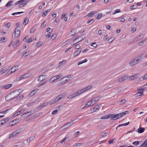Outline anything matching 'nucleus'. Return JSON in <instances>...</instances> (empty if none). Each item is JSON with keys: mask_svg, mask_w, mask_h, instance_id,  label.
Masks as SVG:
<instances>
[{"mask_svg": "<svg viewBox=\"0 0 147 147\" xmlns=\"http://www.w3.org/2000/svg\"><path fill=\"white\" fill-rule=\"evenodd\" d=\"M135 95L136 96H140L142 95L143 94V92H142L141 91H139Z\"/></svg>", "mask_w": 147, "mask_h": 147, "instance_id": "obj_30", "label": "nucleus"}, {"mask_svg": "<svg viewBox=\"0 0 147 147\" xmlns=\"http://www.w3.org/2000/svg\"><path fill=\"white\" fill-rule=\"evenodd\" d=\"M38 90L37 89H35L32 90L28 95L30 97L32 96L36 93H37Z\"/></svg>", "mask_w": 147, "mask_h": 147, "instance_id": "obj_13", "label": "nucleus"}, {"mask_svg": "<svg viewBox=\"0 0 147 147\" xmlns=\"http://www.w3.org/2000/svg\"><path fill=\"white\" fill-rule=\"evenodd\" d=\"M56 80V79H55L54 77L53 76L49 80V82L50 83H52L54 82Z\"/></svg>", "mask_w": 147, "mask_h": 147, "instance_id": "obj_37", "label": "nucleus"}, {"mask_svg": "<svg viewBox=\"0 0 147 147\" xmlns=\"http://www.w3.org/2000/svg\"><path fill=\"white\" fill-rule=\"evenodd\" d=\"M137 7V6L134 5H131L130 7L131 9H136Z\"/></svg>", "mask_w": 147, "mask_h": 147, "instance_id": "obj_59", "label": "nucleus"}, {"mask_svg": "<svg viewBox=\"0 0 147 147\" xmlns=\"http://www.w3.org/2000/svg\"><path fill=\"white\" fill-rule=\"evenodd\" d=\"M20 42V40H18L17 41H16L13 44V47L14 48H16L18 46V44Z\"/></svg>", "mask_w": 147, "mask_h": 147, "instance_id": "obj_22", "label": "nucleus"}, {"mask_svg": "<svg viewBox=\"0 0 147 147\" xmlns=\"http://www.w3.org/2000/svg\"><path fill=\"white\" fill-rule=\"evenodd\" d=\"M13 3V1H10L8 2L7 4L6 5V7H9L11 5V3Z\"/></svg>", "mask_w": 147, "mask_h": 147, "instance_id": "obj_41", "label": "nucleus"}, {"mask_svg": "<svg viewBox=\"0 0 147 147\" xmlns=\"http://www.w3.org/2000/svg\"><path fill=\"white\" fill-rule=\"evenodd\" d=\"M35 29L34 28H32L30 31V32L31 33H33L35 31Z\"/></svg>", "mask_w": 147, "mask_h": 147, "instance_id": "obj_64", "label": "nucleus"}, {"mask_svg": "<svg viewBox=\"0 0 147 147\" xmlns=\"http://www.w3.org/2000/svg\"><path fill=\"white\" fill-rule=\"evenodd\" d=\"M102 14L101 13H100L99 14H98V15L97 16V18H96V19H99L100 18H101L102 17Z\"/></svg>", "mask_w": 147, "mask_h": 147, "instance_id": "obj_54", "label": "nucleus"}, {"mask_svg": "<svg viewBox=\"0 0 147 147\" xmlns=\"http://www.w3.org/2000/svg\"><path fill=\"white\" fill-rule=\"evenodd\" d=\"M42 42L41 41H39L38 42L36 45V48L38 47H39L40 46H41L42 45Z\"/></svg>", "mask_w": 147, "mask_h": 147, "instance_id": "obj_44", "label": "nucleus"}, {"mask_svg": "<svg viewBox=\"0 0 147 147\" xmlns=\"http://www.w3.org/2000/svg\"><path fill=\"white\" fill-rule=\"evenodd\" d=\"M20 28H16L14 31L15 37H18L20 36Z\"/></svg>", "mask_w": 147, "mask_h": 147, "instance_id": "obj_6", "label": "nucleus"}, {"mask_svg": "<svg viewBox=\"0 0 147 147\" xmlns=\"http://www.w3.org/2000/svg\"><path fill=\"white\" fill-rule=\"evenodd\" d=\"M74 123L73 121H71L64 125L62 127L63 128V129L67 128L72 125Z\"/></svg>", "mask_w": 147, "mask_h": 147, "instance_id": "obj_9", "label": "nucleus"}, {"mask_svg": "<svg viewBox=\"0 0 147 147\" xmlns=\"http://www.w3.org/2000/svg\"><path fill=\"white\" fill-rule=\"evenodd\" d=\"M92 87L90 86H89L87 87L82 89L81 90L78 91L77 92L74 93L72 94L69 95L68 97V98L70 99H72L73 98H75L76 96H78L80 94L83 93L84 92L90 89Z\"/></svg>", "mask_w": 147, "mask_h": 147, "instance_id": "obj_1", "label": "nucleus"}, {"mask_svg": "<svg viewBox=\"0 0 147 147\" xmlns=\"http://www.w3.org/2000/svg\"><path fill=\"white\" fill-rule=\"evenodd\" d=\"M65 78L66 77H63L60 80V81L62 82L63 84L65 83L66 82L69 81V79L67 80L65 79Z\"/></svg>", "mask_w": 147, "mask_h": 147, "instance_id": "obj_25", "label": "nucleus"}, {"mask_svg": "<svg viewBox=\"0 0 147 147\" xmlns=\"http://www.w3.org/2000/svg\"><path fill=\"white\" fill-rule=\"evenodd\" d=\"M76 32V30L73 29L71 30L70 32L68 34V35L70 36H73L75 34Z\"/></svg>", "mask_w": 147, "mask_h": 147, "instance_id": "obj_15", "label": "nucleus"}, {"mask_svg": "<svg viewBox=\"0 0 147 147\" xmlns=\"http://www.w3.org/2000/svg\"><path fill=\"white\" fill-rule=\"evenodd\" d=\"M21 131V129H19L13 132L8 137L9 139H11V138L15 136H16L18 135L19 133H20Z\"/></svg>", "mask_w": 147, "mask_h": 147, "instance_id": "obj_5", "label": "nucleus"}, {"mask_svg": "<svg viewBox=\"0 0 147 147\" xmlns=\"http://www.w3.org/2000/svg\"><path fill=\"white\" fill-rule=\"evenodd\" d=\"M140 141H135L132 144L135 146H137L139 144V143H140Z\"/></svg>", "mask_w": 147, "mask_h": 147, "instance_id": "obj_45", "label": "nucleus"}, {"mask_svg": "<svg viewBox=\"0 0 147 147\" xmlns=\"http://www.w3.org/2000/svg\"><path fill=\"white\" fill-rule=\"evenodd\" d=\"M11 94H10V93L7 96L5 97V100L6 101H9L10 100L15 98V97H12L11 96Z\"/></svg>", "mask_w": 147, "mask_h": 147, "instance_id": "obj_18", "label": "nucleus"}, {"mask_svg": "<svg viewBox=\"0 0 147 147\" xmlns=\"http://www.w3.org/2000/svg\"><path fill=\"white\" fill-rule=\"evenodd\" d=\"M99 109V108L98 107V106L97 105H95L93 108V109L94 112H96Z\"/></svg>", "mask_w": 147, "mask_h": 147, "instance_id": "obj_33", "label": "nucleus"}, {"mask_svg": "<svg viewBox=\"0 0 147 147\" xmlns=\"http://www.w3.org/2000/svg\"><path fill=\"white\" fill-rule=\"evenodd\" d=\"M25 110L24 109H23V110H22L19 111L17 112V113H15L13 115V117H15L19 115L20 114V113H22L23 112H24L25 111Z\"/></svg>", "mask_w": 147, "mask_h": 147, "instance_id": "obj_23", "label": "nucleus"}, {"mask_svg": "<svg viewBox=\"0 0 147 147\" xmlns=\"http://www.w3.org/2000/svg\"><path fill=\"white\" fill-rule=\"evenodd\" d=\"M114 139H111L110 140L108 141V144H111L113 143Z\"/></svg>", "mask_w": 147, "mask_h": 147, "instance_id": "obj_62", "label": "nucleus"}, {"mask_svg": "<svg viewBox=\"0 0 147 147\" xmlns=\"http://www.w3.org/2000/svg\"><path fill=\"white\" fill-rule=\"evenodd\" d=\"M119 21L121 22H123L125 21V19L123 18H119L118 19Z\"/></svg>", "mask_w": 147, "mask_h": 147, "instance_id": "obj_53", "label": "nucleus"}, {"mask_svg": "<svg viewBox=\"0 0 147 147\" xmlns=\"http://www.w3.org/2000/svg\"><path fill=\"white\" fill-rule=\"evenodd\" d=\"M53 30L52 29H51L50 28H48L47 30V31L49 32V33H50L52 32Z\"/></svg>", "mask_w": 147, "mask_h": 147, "instance_id": "obj_48", "label": "nucleus"}, {"mask_svg": "<svg viewBox=\"0 0 147 147\" xmlns=\"http://www.w3.org/2000/svg\"><path fill=\"white\" fill-rule=\"evenodd\" d=\"M47 75H41L40 76L38 79V81L39 82H41L47 79Z\"/></svg>", "mask_w": 147, "mask_h": 147, "instance_id": "obj_8", "label": "nucleus"}, {"mask_svg": "<svg viewBox=\"0 0 147 147\" xmlns=\"http://www.w3.org/2000/svg\"><path fill=\"white\" fill-rule=\"evenodd\" d=\"M29 51H26L25 52L23 53L22 54V56H24L25 57L26 56L28 55L29 54Z\"/></svg>", "mask_w": 147, "mask_h": 147, "instance_id": "obj_39", "label": "nucleus"}, {"mask_svg": "<svg viewBox=\"0 0 147 147\" xmlns=\"http://www.w3.org/2000/svg\"><path fill=\"white\" fill-rule=\"evenodd\" d=\"M23 13H24V12H22H22H17L13 13L11 14V15L13 16H14L15 15H17L18 14H20Z\"/></svg>", "mask_w": 147, "mask_h": 147, "instance_id": "obj_46", "label": "nucleus"}, {"mask_svg": "<svg viewBox=\"0 0 147 147\" xmlns=\"http://www.w3.org/2000/svg\"><path fill=\"white\" fill-rule=\"evenodd\" d=\"M28 20L27 17L24 18L23 22V24L24 26H26L28 23Z\"/></svg>", "mask_w": 147, "mask_h": 147, "instance_id": "obj_29", "label": "nucleus"}, {"mask_svg": "<svg viewBox=\"0 0 147 147\" xmlns=\"http://www.w3.org/2000/svg\"><path fill=\"white\" fill-rule=\"evenodd\" d=\"M109 118H111V120H115L117 119L115 114H109Z\"/></svg>", "mask_w": 147, "mask_h": 147, "instance_id": "obj_17", "label": "nucleus"}, {"mask_svg": "<svg viewBox=\"0 0 147 147\" xmlns=\"http://www.w3.org/2000/svg\"><path fill=\"white\" fill-rule=\"evenodd\" d=\"M30 76V74L29 73L25 74L22 75V77L24 79H26L28 78Z\"/></svg>", "mask_w": 147, "mask_h": 147, "instance_id": "obj_28", "label": "nucleus"}, {"mask_svg": "<svg viewBox=\"0 0 147 147\" xmlns=\"http://www.w3.org/2000/svg\"><path fill=\"white\" fill-rule=\"evenodd\" d=\"M29 36L28 35H27L23 39V41L24 42H26L27 40V39H28L29 38Z\"/></svg>", "mask_w": 147, "mask_h": 147, "instance_id": "obj_56", "label": "nucleus"}, {"mask_svg": "<svg viewBox=\"0 0 147 147\" xmlns=\"http://www.w3.org/2000/svg\"><path fill=\"white\" fill-rule=\"evenodd\" d=\"M47 82H48L47 80L45 81L44 82L38 84V87H40L42 85H43L44 84H46Z\"/></svg>", "mask_w": 147, "mask_h": 147, "instance_id": "obj_40", "label": "nucleus"}, {"mask_svg": "<svg viewBox=\"0 0 147 147\" xmlns=\"http://www.w3.org/2000/svg\"><path fill=\"white\" fill-rule=\"evenodd\" d=\"M64 94H63L59 95L57 96L55 99L52 100L51 101H49V104L51 105L54 103H55L57 101L60 100L63 97H64Z\"/></svg>", "mask_w": 147, "mask_h": 147, "instance_id": "obj_3", "label": "nucleus"}, {"mask_svg": "<svg viewBox=\"0 0 147 147\" xmlns=\"http://www.w3.org/2000/svg\"><path fill=\"white\" fill-rule=\"evenodd\" d=\"M137 77V74H136L135 75H132L129 77V78L131 79V80H134L136 79Z\"/></svg>", "mask_w": 147, "mask_h": 147, "instance_id": "obj_38", "label": "nucleus"}, {"mask_svg": "<svg viewBox=\"0 0 147 147\" xmlns=\"http://www.w3.org/2000/svg\"><path fill=\"white\" fill-rule=\"evenodd\" d=\"M129 123H130L129 122H128L127 123H125L119 125V126L116 128V129H117V128L119 127L122 126H125L129 124Z\"/></svg>", "mask_w": 147, "mask_h": 147, "instance_id": "obj_27", "label": "nucleus"}, {"mask_svg": "<svg viewBox=\"0 0 147 147\" xmlns=\"http://www.w3.org/2000/svg\"><path fill=\"white\" fill-rule=\"evenodd\" d=\"M67 61L66 60H63L62 61L59 62L58 66L62 67L65 65Z\"/></svg>", "mask_w": 147, "mask_h": 147, "instance_id": "obj_14", "label": "nucleus"}, {"mask_svg": "<svg viewBox=\"0 0 147 147\" xmlns=\"http://www.w3.org/2000/svg\"><path fill=\"white\" fill-rule=\"evenodd\" d=\"M99 99L98 97L95 98L90 100L91 103L92 105L95 104L99 100Z\"/></svg>", "mask_w": 147, "mask_h": 147, "instance_id": "obj_11", "label": "nucleus"}, {"mask_svg": "<svg viewBox=\"0 0 147 147\" xmlns=\"http://www.w3.org/2000/svg\"><path fill=\"white\" fill-rule=\"evenodd\" d=\"M147 41V39H145L144 40H142L138 43L139 45L141 46L143 45L144 42L145 43Z\"/></svg>", "mask_w": 147, "mask_h": 147, "instance_id": "obj_34", "label": "nucleus"}, {"mask_svg": "<svg viewBox=\"0 0 147 147\" xmlns=\"http://www.w3.org/2000/svg\"><path fill=\"white\" fill-rule=\"evenodd\" d=\"M115 12L113 13V14H114L115 13H119L121 12V10L119 9H116L115 11Z\"/></svg>", "mask_w": 147, "mask_h": 147, "instance_id": "obj_55", "label": "nucleus"}, {"mask_svg": "<svg viewBox=\"0 0 147 147\" xmlns=\"http://www.w3.org/2000/svg\"><path fill=\"white\" fill-rule=\"evenodd\" d=\"M127 78V76L124 75V76L118 79L117 80L114 81L111 84H113L116 83L117 81L119 82H123L125 80H126Z\"/></svg>", "mask_w": 147, "mask_h": 147, "instance_id": "obj_4", "label": "nucleus"}, {"mask_svg": "<svg viewBox=\"0 0 147 147\" xmlns=\"http://www.w3.org/2000/svg\"><path fill=\"white\" fill-rule=\"evenodd\" d=\"M33 39H34V38H30L28 40L27 42V43H29L31 42L33 40Z\"/></svg>", "mask_w": 147, "mask_h": 147, "instance_id": "obj_61", "label": "nucleus"}, {"mask_svg": "<svg viewBox=\"0 0 147 147\" xmlns=\"http://www.w3.org/2000/svg\"><path fill=\"white\" fill-rule=\"evenodd\" d=\"M12 86V84H8L3 86V87L7 89H8Z\"/></svg>", "mask_w": 147, "mask_h": 147, "instance_id": "obj_32", "label": "nucleus"}, {"mask_svg": "<svg viewBox=\"0 0 147 147\" xmlns=\"http://www.w3.org/2000/svg\"><path fill=\"white\" fill-rule=\"evenodd\" d=\"M122 114L123 115V116L125 115H126V114H128L129 113V112L128 111H124L123 112H122Z\"/></svg>", "mask_w": 147, "mask_h": 147, "instance_id": "obj_57", "label": "nucleus"}, {"mask_svg": "<svg viewBox=\"0 0 147 147\" xmlns=\"http://www.w3.org/2000/svg\"><path fill=\"white\" fill-rule=\"evenodd\" d=\"M9 120V118H6L2 120L1 121H0V122H1L4 121L5 123H6L8 122Z\"/></svg>", "mask_w": 147, "mask_h": 147, "instance_id": "obj_35", "label": "nucleus"}, {"mask_svg": "<svg viewBox=\"0 0 147 147\" xmlns=\"http://www.w3.org/2000/svg\"><path fill=\"white\" fill-rule=\"evenodd\" d=\"M91 46L94 47H96L97 46V45L95 42H93L91 44Z\"/></svg>", "mask_w": 147, "mask_h": 147, "instance_id": "obj_52", "label": "nucleus"}, {"mask_svg": "<svg viewBox=\"0 0 147 147\" xmlns=\"http://www.w3.org/2000/svg\"><path fill=\"white\" fill-rule=\"evenodd\" d=\"M63 84V83L62 82H61V81H60L59 82L57 83V86H60Z\"/></svg>", "mask_w": 147, "mask_h": 147, "instance_id": "obj_63", "label": "nucleus"}, {"mask_svg": "<svg viewBox=\"0 0 147 147\" xmlns=\"http://www.w3.org/2000/svg\"><path fill=\"white\" fill-rule=\"evenodd\" d=\"M144 55V54H142L132 59L130 62L129 63V65L131 66H132L140 62L142 59V57Z\"/></svg>", "mask_w": 147, "mask_h": 147, "instance_id": "obj_2", "label": "nucleus"}, {"mask_svg": "<svg viewBox=\"0 0 147 147\" xmlns=\"http://www.w3.org/2000/svg\"><path fill=\"white\" fill-rule=\"evenodd\" d=\"M143 144L146 147H147V139L144 141Z\"/></svg>", "mask_w": 147, "mask_h": 147, "instance_id": "obj_58", "label": "nucleus"}, {"mask_svg": "<svg viewBox=\"0 0 147 147\" xmlns=\"http://www.w3.org/2000/svg\"><path fill=\"white\" fill-rule=\"evenodd\" d=\"M144 36V34H142L140 35H139L138 37H136L135 38L134 40L135 41H137L138 40H139L140 39L142 38Z\"/></svg>", "mask_w": 147, "mask_h": 147, "instance_id": "obj_16", "label": "nucleus"}, {"mask_svg": "<svg viewBox=\"0 0 147 147\" xmlns=\"http://www.w3.org/2000/svg\"><path fill=\"white\" fill-rule=\"evenodd\" d=\"M53 77L55 79H56V80H57L61 77V74H59L57 75L54 76Z\"/></svg>", "mask_w": 147, "mask_h": 147, "instance_id": "obj_43", "label": "nucleus"}, {"mask_svg": "<svg viewBox=\"0 0 147 147\" xmlns=\"http://www.w3.org/2000/svg\"><path fill=\"white\" fill-rule=\"evenodd\" d=\"M97 12L96 11H91L90 13H88V16H91L92 15L96 13Z\"/></svg>", "mask_w": 147, "mask_h": 147, "instance_id": "obj_42", "label": "nucleus"}, {"mask_svg": "<svg viewBox=\"0 0 147 147\" xmlns=\"http://www.w3.org/2000/svg\"><path fill=\"white\" fill-rule=\"evenodd\" d=\"M82 144V143H78L77 144L75 145L74 147H80Z\"/></svg>", "mask_w": 147, "mask_h": 147, "instance_id": "obj_50", "label": "nucleus"}, {"mask_svg": "<svg viewBox=\"0 0 147 147\" xmlns=\"http://www.w3.org/2000/svg\"><path fill=\"white\" fill-rule=\"evenodd\" d=\"M81 52V49L79 51V50H77L74 53V57H76Z\"/></svg>", "mask_w": 147, "mask_h": 147, "instance_id": "obj_21", "label": "nucleus"}, {"mask_svg": "<svg viewBox=\"0 0 147 147\" xmlns=\"http://www.w3.org/2000/svg\"><path fill=\"white\" fill-rule=\"evenodd\" d=\"M109 118V115H106L103 116L101 117L100 119H106Z\"/></svg>", "mask_w": 147, "mask_h": 147, "instance_id": "obj_36", "label": "nucleus"}, {"mask_svg": "<svg viewBox=\"0 0 147 147\" xmlns=\"http://www.w3.org/2000/svg\"><path fill=\"white\" fill-rule=\"evenodd\" d=\"M114 40V38L112 37L109 39L107 40V42L109 43H110L112 42Z\"/></svg>", "mask_w": 147, "mask_h": 147, "instance_id": "obj_51", "label": "nucleus"}, {"mask_svg": "<svg viewBox=\"0 0 147 147\" xmlns=\"http://www.w3.org/2000/svg\"><path fill=\"white\" fill-rule=\"evenodd\" d=\"M50 10L49 9H47L46 11H44L42 13V16L43 17H45L47 15V13H49L50 11Z\"/></svg>", "mask_w": 147, "mask_h": 147, "instance_id": "obj_20", "label": "nucleus"}, {"mask_svg": "<svg viewBox=\"0 0 147 147\" xmlns=\"http://www.w3.org/2000/svg\"><path fill=\"white\" fill-rule=\"evenodd\" d=\"M48 103L47 102H45L44 103H43L40 106H39L37 109H40L41 108H43L45 106H46L47 105Z\"/></svg>", "mask_w": 147, "mask_h": 147, "instance_id": "obj_19", "label": "nucleus"}, {"mask_svg": "<svg viewBox=\"0 0 147 147\" xmlns=\"http://www.w3.org/2000/svg\"><path fill=\"white\" fill-rule=\"evenodd\" d=\"M57 36V34H54L52 35L51 39L52 40H54L55 38Z\"/></svg>", "mask_w": 147, "mask_h": 147, "instance_id": "obj_47", "label": "nucleus"}, {"mask_svg": "<svg viewBox=\"0 0 147 147\" xmlns=\"http://www.w3.org/2000/svg\"><path fill=\"white\" fill-rule=\"evenodd\" d=\"M86 35L85 34H83L82 35H81L79 36L78 37V38H79V39H80V40L78 41V42H79L82 41L86 37Z\"/></svg>", "mask_w": 147, "mask_h": 147, "instance_id": "obj_24", "label": "nucleus"}, {"mask_svg": "<svg viewBox=\"0 0 147 147\" xmlns=\"http://www.w3.org/2000/svg\"><path fill=\"white\" fill-rule=\"evenodd\" d=\"M138 130L139 133H142L144 131L145 129L143 127H140L138 129Z\"/></svg>", "mask_w": 147, "mask_h": 147, "instance_id": "obj_26", "label": "nucleus"}, {"mask_svg": "<svg viewBox=\"0 0 147 147\" xmlns=\"http://www.w3.org/2000/svg\"><path fill=\"white\" fill-rule=\"evenodd\" d=\"M11 26V24L10 22H8L5 24V27L7 28H9Z\"/></svg>", "mask_w": 147, "mask_h": 147, "instance_id": "obj_49", "label": "nucleus"}, {"mask_svg": "<svg viewBox=\"0 0 147 147\" xmlns=\"http://www.w3.org/2000/svg\"><path fill=\"white\" fill-rule=\"evenodd\" d=\"M19 91L20 90H15V91L11 92L10 93V94H13L14 96L13 97H15V98L18 96L20 94V92H19Z\"/></svg>", "mask_w": 147, "mask_h": 147, "instance_id": "obj_10", "label": "nucleus"}, {"mask_svg": "<svg viewBox=\"0 0 147 147\" xmlns=\"http://www.w3.org/2000/svg\"><path fill=\"white\" fill-rule=\"evenodd\" d=\"M18 68L16 66H15L13 67L11 69V73L14 72L15 71H16L18 69Z\"/></svg>", "mask_w": 147, "mask_h": 147, "instance_id": "obj_31", "label": "nucleus"}, {"mask_svg": "<svg viewBox=\"0 0 147 147\" xmlns=\"http://www.w3.org/2000/svg\"><path fill=\"white\" fill-rule=\"evenodd\" d=\"M8 69V68L7 67H4L0 71V75H2Z\"/></svg>", "mask_w": 147, "mask_h": 147, "instance_id": "obj_12", "label": "nucleus"}, {"mask_svg": "<svg viewBox=\"0 0 147 147\" xmlns=\"http://www.w3.org/2000/svg\"><path fill=\"white\" fill-rule=\"evenodd\" d=\"M33 111L31 110L28 112L24 113L22 115V117L25 118L26 117L29 116L32 114Z\"/></svg>", "mask_w": 147, "mask_h": 147, "instance_id": "obj_7", "label": "nucleus"}, {"mask_svg": "<svg viewBox=\"0 0 147 147\" xmlns=\"http://www.w3.org/2000/svg\"><path fill=\"white\" fill-rule=\"evenodd\" d=\"M80 45L78 44L76 45L75 46V48L76 49H77L79 50V48H80Z\"/></svg>", "mask_w": 147, "mask_h": 147, "instance_id": "obj_60", "label": "nucleus"}]
</instances>
